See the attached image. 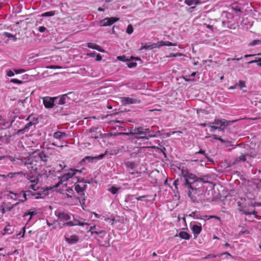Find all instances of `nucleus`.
Listing matches in <instances>:
<instances>
[{"label": "nucleus", "mask_w": 261, "mask_h": 261, "mask_svg": "<svg viewBox=\"0 0 261 261\" xmlns=\"http://www.w3.org/2000/svg\"><path fill=\"white\" fill-rule=\"evenodd\" d=\"M46 223H47V225H48V226H53V227L51 229V230L53 229H56L57 228V227L56 226H54L53 224L50 223L48 221H47Z\"/></svg>", "instance_id": "56"}, {"label": "nucleus", "mask_w": 261, "mask_h": 261, "mask_svg": "<svg viewBox=\"0 0 261 261\" xmlns=\"http://www.w3.org/2000/svg\"><path fill=\"white\" fill-rule=\"evenodd\" d=\"M112 122H114V123H122L123 122V121H120V120H113Z\"/></svg>", "instance_id": "62"}, {"label": "nucleus", "mask_w": 261, "mask_h": 261, "mask_svg": "<svg viewBox=\"0 0 261 261\" xmlns=\"http://www.w3.org/2000/svg\"><path fill=\"white\" fill-rule=\"evenodd\" d=\"M58 219L60 221H67L70 219L69 215L65 213H59L58 215Z\"/></svg>", "instance_id": "17"}, {"label": "nucleus", "mask_w": 261, "mask_h": 261, "mask_svg": "<svg viewBox=\"0 0 261 261\" xmlns=\"http://www.w3.org/2000/svg\"><path fill=\"white\" fill-rule=\"evenodd\" d=\"M26 167V169H25V170H26L27 172L26 173L23 172V174H20L19 175H23L25 177V178H27L28 180H29L31 183L38 184V182L39 180L38 178L36 176H30L29 175V172L28 171L27 167ZM34 173H33V174H34ZM30 174H31V173H30Z\"/></svg>", "instance_id": "9"}, {"label": "nucleus", "mask_w": 261, "mask_h": 261, "mask_svg": "<svg viewBox=\"0 0 261 261\" xmlns=\"http://www.w3.org/2000/svg\"><path fill=\"white\" fill-rule=\"evenodd\" d=\"M191 229L194 235H198L202 231V227L201 225H193Z\"/></svg>", "instance_id": "18"}, {"label": "nucleus", "mask_w": 261, "mask_h": 261, "mask_svg": "<svg viewBox=\"0 0 261 261\" xmlns=\"http://www.w3.org/2000/svg\"><path fill=\"white\" fill-rule=\"evenodd\" d=\"M208 126L211 127V128H212L211 131H213V130H215V129H220V126L215 125V124L214 125H212V123L208 124Z\"/></svg>", "instance_id": "40"}, {"label": "nucleus", "mask_w": 261, "mask_h": 261, "mask_svg": "<svg viewBox=\"0 0 261 261\" xmlns=\"http://www.w3.org/2000/svg\"><path fill=\"white\" fill-rule=\"evenodd\" d=\"M125 58V57L124 56H118L117 57V59L119 60H120V61H124L125 60L124 59Z\"/></svg>", "instance_id": "55"}, {"label": "nucleus", "mask_w": 261, "mask_h": 261, "mask_svg": "<svg viewBox=\"0 0 261 261\" xmlns=\"http://www.w3.org/2000/svg\"><path fill=\"white\" fill-rule=\"evenodd\" d=\"M236 120L232 121H226L225 120H219V119H216L215 121L212 123V124L218 125L219 126H221L222 125H228L230 123H232L234 122H236Z\"/></svg>", "instance_id": "10"}, {"label": "nucleus", "mask_w": 261, "mask_h": 261, "mask_svg": "<svg viewBox=\"0 0 261 261\" xmlns=\"http://www.w3.org/2000/svg\"><path fill=\"white\" fill-rule=\"evenodd\" d=\"M222 255H226L227 256H229L230 257H231V255L229 253H228L227 252H225L221 254L220 255L221 256Z\"/></svg>", "instance_id": "61"}, {"label": "nucleus", "mask_w": 261, "mask_h": 261, "mask_svg": "<svg viewBox=\"0 0 261 261\" xmlns=\"http://www.w3.org/2000/svg\"><path fill=\"white\" fill-rule=\"evenodd\" d=\"M121 102L123 105H128L137 103V100L128 97H124L120 98Z\"/></svg>", "instance_id": "11"}, {"label": "nucleus", "mask_w": 261, "mask_h": 261, "mask_svg": "<svg viewBox=\"0 0 261 261\" xmlns=\"http://www.w3.org/2000/svg\"><path fill=\"white\" fill-rule=\"evenodd\" d=\"M87 46L90 48L96 49L101 53L105 51L104 49H102L100 46L94 43L89 42L87 43Z\"/></svg>", "instance_id": "14"}, {"label": "nucleus", "mask_w": 261, "mask_h": 261, "mask_svg": "<svg viewBox=\"0 0 261 261\" xmlns=\"http://www.w3.org/2000/svg\"><path fill=\"white\" fill-rule=\"evenodd\" d=\"M179 236L181 239L186 240H189L190 239V235L185 231L180 232L179 233Z\"/></svg>", "instance_id": "23"}, {"label": "nucleus", "mask_w": 261, "mask_h": 261, "mask_svg": "<svg viewBox=\"0 0 261 261\" xmlns=\"http://www.w3.org/2000/svg\"><path fill=\"white\" fill-rule=\"evenodd\" d=\"M26 71V70L24 69H14V72L16 74H20L22 73H24Z\"/></svg>", "instance_id": "37"}, {"label": "nucleus", "mask_w": 261, "mask_h": 261, "mask_svg": "<svg viewBox=\"0 0 261 261\" xmlns=\"http://www.w3.org/2000/svg\"><path fill=\"white\" fill-rule=\"evenodd\" d=\"M231 9L233 11H234L235 13H238L241 12V9L238 6H232L231 7Z\"/></svg>", "instance_id": "35"}, {"label": "nucleus", "mask_w": 261, "mask_h": 261, "mask_svg": "<svg viewBox=\"0 0 261 261\" xmlns=\"http://www.w3.org/2000/svg\"><path fill=\"white\" fill-rule=\"evenodd\" d=\"M87 224L86 223L84 222H79L78 223H74L73 221H69L66 223H64L63 224V226H60L59 228H62L64 226H76V225H80V226H84V225Z\"/></svg>", "instance_id": "15"}, {"label": "nucleus", "mask_w": 261, "mask_h": 261, "mask_svg": "<svg viewBox=\"0 0 261 261\" xmlns=\"http://www.w3.org/2000/svg\"><path fill=\"white\" fill-rule=\"evenodd\" d=\"M95 228H96L95 226H93L90 227L89 231H91L92 234L95 233L96 234H100L104 233L105 234L106 233V231L104 230H102L98 231L93 230V229H95Z\"/></svg>", "instance_id": "25"}, {"label": "nucleus", "mask_w": 261, "mask_h": 261, "mask_svg": "<svg viewBox=\"0 0 261 261\" xmlns=\"http://www.w3.org/2000/svg\"><path fill=\"white\" fill-rule=\"evenodd\" d=\"M183 54L182 53H171L168 56V57H181L182 56Z\"/></svg>", "instance_id": "42"}, {"label": "nucleus", "mask_w": 261, "mask_h": 261, "mask_svg": "<svg viewBox=\"0 0 261 261\" xmlns=\"http://www.w3.org/2000/svg\"><path fill=\"white\" fill-rule=\"evenodd\" d=\"M67 98L66 94L62 95L59 99L57 104L58 105H63L65 103L66 99Z\"/></svg>", "instance_id": "24"}, {"label": "nucleus", "mask_w": 261, "mask_h": 261, "mask_svg": "<svg viewBox=\"0 0 261 261\" xmlns=\"http://www.w3.org/2000/svg\"><path fill=\"white\" fill-rule=\"evenodd\" d=\"M214 138L217 140H219L222 142H225V141L223 139H222L220 137H217L216 135H214Z\"/></svg>", "instance_id": "52"}, {"label": "nucleus", "mask_w": 261, "mask_h": 261, "mask_svg": "<svg viewBox=\"0 0 261 261\" xmlns=\"http://www.w3.org/2000/svg\"><path fill=\"white\" fill-rule=\"evenodd\" d=\"M58 99V97H55L51 98L49 96H46L43 98V103L44 107L47 109H50L55 106V101Z\"/></svg>", "instance_id": "7"}, {"label": "nucleus", "mask_w": 261, "mask_h": 261, "mask_svg": "<svg viewBox=\"0 0 261 261\" xmlns=\"http://www.w3.org/2000/svg\"><path fill=\"white\" fill-rule=\"evenodd\" d=\"M239 211L240 212H242L245 215H251V214H253L255 216H257V212L255 211H253V212H247L244 210H243L242 208H240L239 209Z\"/></svg>", "instance_id": "29"}, {"label": "nucleus", "mask_w": 261, "mask_h": 261, "mask_svg": "<svg viewBox=\"0 0 261 261\" xmlns=\"http://www.w3.org/2000/svg\"><path fill=\"white\" fill-rule=\"evenodd\" d=\"M104 155H105L103 154H101L98 156H94V159L100 160L104 156Z\"/></svg>", "instance_id": "58"}, {"label": "nucleus", "mask_w": 261, "mask_h": 261, "mask_svg": "<svg viewBox=\"0 0 261 261\" xmlns=\"http://www.w3.org/2000/svg\"><path fill=\"white\" fill-rule=\"evenodd\" d=\"M82 171L76 169H71L67 173L64 174L63 176L61 177V180L55 186V187H58L59 185L62 184V180H68L69 178H72L74 175H75L76 173H81Z\"/></svg>", "instance_id": "6"}, {"label": "nucleus", "mask_w": 261, "mask_h": 261, "mask_svg": "<svg viewBox=\"0 0 261 261\" xmlns=\"http://www.w3.org/2000/svg\"><path fill=\"white\" fill-rule=\"evenodd\" d=\"M147 197V196H146V195L141 196H139V197H137L136 199L137 200H142L143 199V198H146Z\"/></svg>", "instance_id": "54"}, {"label": "nucleus", "mask_w": 261, "mask_h": 261, "mask_svg": "<svg viewBox=\"0 0 261 261\" xmlns=\"http://www.w3.org/2000/svg\"><path fill=\"white\" fill-rule=\"evenodd\" d=\"M32 122H29L27 125H26L25 128H29L30 126L32 125Z\"/></svg>", "instance_id": "63"}, {"label": "nucleus", "mask_w": 261, "mask_h": 261, "mask_svg": "<svg viewBox=\"0 0 261 261\" xmlns=\"http://www.w3.org/2000/svg\"><path fill=\"white\" fill-rule=\"evenodd\" d=\"M4 35H5L6 37L11 38L13 39V41H16L17 40V38L15 35L12 34L9 32H4Z\"/></svg>", "instance_id": "27"}, {"label": "nucleus", "mask_w": 261, "mask_h": 261, "mask_svg": "<svg viewBox=\"0 0 261 261\" xmlns=\"http://www.w3.org/2000/svg\"><path fill=\"white\" fill-rule=\"evenodd\" d=\"M248 154H242L240 156L237 157L233 162V164H236L240 162H245L246 161V156H249Z\"/></svg>", "instance_id": "21"}, {"label": "nucleus", "mask_w": 261, "mask_h": 261, "mask_svg": "<svg viewBox=\"0 0 261 261\" xmlns=\"http://www.w3.org/2000/svg\"><path fill=\"white\" fill-rule=\"evenodd\" d=\"M125 166L128 169H131L133 170L135 167V164L134 162L127 161L125 163Z\"/></svg>", "instance_id": "26"}, {"label": "nucleus", "mask_w": 261, "mask_h": 261, "mask_svg": "<svg viewBox=\"0 0 261 261\" xmlns=\"http://www.w3.org/2000/svg\"><path fill=\"white\" fill-rule=\"evenodd\" d=\"M261 43V41L259 40H254L252 42L250 43L249 45L251 46H254L257 44H259Z\"/></svg>", "instance_id": "43"}, {"label": "nucleus", "mask_w": 261, "mask_h": 261, "mask_svg": "<svg viewBox=\"0 0 261 261\" xmlns=\"http://www.w3.org/2000/svg\"><path fill=\"white\" fill-rule=\"evenodd\" d=\"M181 175L185 178V187H191L192 185H197L196 180H199L197 176L191 173L187 169H181Z\"/></svg>", "instance_id": "3"}, {"label": "nucleus", "mask_w": 261, "mask_h": 261, "mask_svg": "<svg viewBox=\"0 0 261 261\" xmlns=\"http://www.w3.org/2000/svg\"><path fill=\"white\" fill-rule=\"evenodd\" d=\"M65 240L70 244H74L79 241V238L77 235L74 234L70 236L69 238L65 237Z\"/></svg>", "instance_id": "12"}, {"label": "nucleus", "mask_w": 261, "mask_h": 261, "mask_svg": "<svg viewBox=\"0 0 261 261\" xmlns=\"http://www.w3.org/2000/svg\"><path fill=\"white\" fill-rule=\"evenodd\" d=\"M93 214L96 218H100V216L98 214H97V213L94 212V213H93Z\"/></svg>", "instance_id": "64"}, {"label": "nucleus", "mask_w": 261, "mask_h": 261, "mask_svg": "<svg viewBox=\"0 0 261 261\" xmlns=\"http://www.w3.org/2000/svg\"><path fill=\"white\" fill-rule=\"evenodd\" d=\"M150 133V130L149 128H144L143 127H131L130 129V132L129 133H118L113 135V136H120V135H124V136H133L136 139H148L149 137H151V136L148 134V133ZM112 135V134H111Z\"/></svg>", "instance_id": "2"}, {"label": "nucleus", "mask_w": 261, "mask_h": 261, "mask_svg": "<svg viewBox=\"0 0 261 261\" xmlns=\"http://www.w3.org/2000/svg\"><path fill=\"white\" fill-rule=\"evenodd\" d=\"M134 29L133 26L131 24H129L127 28L126 32L128 34H130L133 32Z\"/></svg>", "instance_id": "34"}, {"label": "nucleus", "mask_w": 261, "mask_h": 261, "mask_svg": "<svg viewBox=\"0 0 261 261\" xmlns=\"http://www.w3.org/2000/svg\"><path fill=\"white\" fill-rule=\"evenodd\" d=\"M208 126L211 127V128H212L211 131H213V130H215V129H220V126L215 125V124L214 125H212V123L208 124Z\"/></svg>", "instance_id": "41"}, {"label": "nucleus", "mask_w": 261, "mask_h": 261, "mask_svg": "<svg viewBox=\"0 0 261 261\" xmlns=\"http://www.w3.org/2000/svg\"><path fill=\"white\" fill-rule=\"evenodd\" d=\"M250 186L253 188H255L258 190L261 189V180L255 179L251 182Z\"/></svg>", "instance_id": "20"}, {"label": "nucleus", "mask_w": 261, "mask_h": 261, "mask_svg": "<svg viewBox=\"0 0 261 261\" xmlns=\"http://www.w3.org/2000/svg\"><path fill=\"white\" fill-rule=\"evenodd\" d=\"M197 185H192L190 187H186L188 189V195L193 202H197L200 196L201 190L199 188H196Z\"/></svg>", "instance_id": "4"}, {"label": "nucleus", "mask_w": 261, "mask_h": 261, "mask_svg": "<svg viewBox=\"0 0 261 261\" xmlns=\"http://www.w3.org/2000/svg\"><path fill=\"white\" fill-rule=\"evenodd\" d=\"M119 188H116L115 186L111 187V188L109 189V191L113 194H115L118 191Z\"/></svg>", "instance_id": "32"}, {"label": "nucleus", "mask_w": 261, "mask_h": 261, "mask_svg": "<svg viewBox=\"0 0 261 261\" xmlns=\"http://www.w3.org/2000/svg\"><path fill=\"white\" fill-rule=\"evenodd\" d=\"M201 0H185V3L189 6L197 5L201 3Z\"/></svg>", "instance_id": "22"}, {"label": "nucleus", "mask_w": 261, "mask_h": 261, "mask_svg": "<svg viewBox=\"0 0 261 261\" xmlns=\"http://www.w3.org/2000/svg\"><path fill=\"white\" fill-rule=\"evenodd\" d=\"M237 204H238V206L239 207V210L240 208H242V209L244 210L243 209L244 207L242 206V204H241V202L240 201L238 202Z\"/></svg>", "instance_id": "59"}, {"label": "nucleus", "mask_w": 261, "mask_h": 261, "mask_svg": "<svg viewBox=\"0 0 261 261\" xmlns=\"http://www.w3.org/2000/svg\"><path fill=\"white\" fill-rule=\"evenodd\" d=\"M28 196L27 194H26V192L23 193L22 197L23 198V199H21V201L22 202H24L27 200V197Z\"/></svg>", "instance_id": "51"}, {"label": "nucleus", "mask_w": 261, "mask_h": 261, "mask_svg": "<svg viewBox=\"0 0 261 261\" xmlns=\"http://www.w3.org/2000/svg\"><path fill=\"white\" fill-rule=\"evenodd\" d=\"M28 214H29V215L30 216V219H29V220H30L32 217L37 214V213L35 212H28Z\"/></svg>", "instance_id": "49"}, {"label": "nucleus", "mask_w": 261, "mask_h": 261, "mask_svg": "<svg viewBox=\"0 0 261 261\" xmlns=\"http://www.w3.org/2000/svg\"><path fill=\"white\" fill-rule=\"evenodd\" d=\"M29 189H32L34 191H37L39 189V187L37 186V184L32 183V184L29 186Z\"/></svg>", "instance_id": "33"}, {"label": "nucleus", "mask_w": 261, "mask_h": 261, "mask_svg": "<svg viewBox=\"0 0 261 261\" xmlns=\"http://www.w3.org/2000/svg\"><path fill=\"white\" fill-rule=\"evenodd\" d=\"M10 82L14 83V84H21L22 83V81L16 79H12L11 80Z\"/></svg>", "instance_id": "38"}, {"label": "nucleus", "mask_w": 261, "mask_h": 261, "mask_svg": "<svg viewBox=\"0 0 261 261\" xmlns=\"http://www.w3.org/2000/svg\"><path fill=\"white\" fill-rule=\"evenodd\" d=\"M48 148L42 150L37 149L29 153L27 156H22V164L27 167L28 171L30 173H37L39 161L46 163L50 158Z\"/></svg>", "instance_id": "1"}, {"label": "nucleus", "mask_w": 261, "mask_h": 261, "mask_svg": "<svg viewBox=\"0 0 261 261\" xmlns=\"http://www.w3.org/2000/svg\"><path fill=\"white\" fill-rule=\"evenodd\" d=\"M26 194H27V195H28V196L29 197H31L33 196H35L36 194H37V195H41V194H40V193L36 194V193H34L33 192H32L30 190L27 191H26ZM39 198V196H37L36 197V198H37V199H38Z\"/></svg>", "instance_id": "30"}, {"label": "nucleus", "mask_w": 261, "mask_h": 261, "mask_svg": "<svg viewBox=\"0 0 261 261\" xmlns=\"http://www.w3.org/2000/svg\"><path fill=\"white\" fill-rule=\"evenodd\" d=\"M7 75L11 77L14 75V73L13 71L10 70L7 72Z\"/></svg>", "instance_id": "48"}, {"label": "nucleus", "mask_w": 261, "mask_h": 261, "mask_svg": "<svg viewBox=\"0 0 261 261\" xmlns=\"http://www.w3.org/2000/svg\"><path fill=\"white\" fill-rule=\"evenodd\" d=\"M55 14V13L54 11H49L42 14L41 16L44 17H50L54 16Z\"/></svg>", "instance_id": "31"}, {"label": "nucleus", "mask_w": 261, "mask_h": 261, "mask_svg": "<svg viewBox=\"0 0 261 261\" xmlns=\"http://www.w3.org/2000/svg\"><path fill=\"white\" fill-rule=\"evenodd\" d=\"M67 136V134L64 132L58 131L54 133L53 137L54 138L59 140H62Z\"/></svg>", "instance_id": "16"}, {"label": "nucleus", "mask_w": 261, "mask_h": 261, "mask_svg": "<svg viewBox=\"0 0 261 261\" xmlns=\"http://www.w3.org/2000/svg\"><path fill=\"white\" fill-rule=\"evenodd\" d=\"M105 221H106V222H109V223H110V224L113 226V224H114V221H115V219L114 218H113V219H110L108 217H107V218H105Z\"/></svg>", "instance_id": "39"}, {"label": "nucleus", "mask_w": 261, "mask_h": 261, "mask_svg": "<svg viewBox=\"0 0 261 261\" xmlns=\"http://www.w3.org/2000/svg\"><path fill=\"white\" fill-rule=\"evenodd\" d=\"M119 19V18L117 17H107L100 21V25L101 27L111 25Z\"/></svg>", "instance_id": "8"}, {"label": "nucleus", "mask_w": 261, "mask_h": 261, "mask_svg": "<svg viewBox=\"0 0 261 261\" xmlns=\"http://www.w3.org/2000/svg\"><path fill=\"white\" fill-rule=\"evenodd\" d=\"M46 28L43 27V26H41V27H39V29H38V31L41 32V33H43L46 30Z\"/></svg>", "instance_id": "50"}, {"label": "nucleus", "mask_w": 261, "mask_h": 261, "mask_svg": "<svg viewBox=\"0 0 261 261\" xmlns=\"http://www.w3.org/2000/svg\"><path fill=\"white\" fill-rule=\"evenodd\" d=\"M258 62L257 65L261 67V58L259 59L258 60H253L248 62L249 64H251L253 63H257Z\"/></svg>", "instance_id": "45"}, {"label": "nucleus", "mask_w": 261, "mask_h": 261, "mask_svg": "<svg viewBox=\"0 0 261 261\" xmlns=\"http://www.w3.org/2000/svg\"><path fill=\"white\" fill-rule=\"evenodd\" d=\"M205 176H203V177H198V179H199V180H196V184H197V183H206L207 182V181L206 180H205V179H204V177Z\"/></svg>", "instance_id": "36"}, {"label": "nucleus", "mask_w": 261, "mask_h": 261, "mask_svg": "<svg viewBox=\"0 0 261 261\" xmlns=\"http://www.w3.org/2000/svg\"><path fill=\"white\" fill-rule=\"evenodd\" d=\"M137 66V63L135 62H129L127 63V66L130 68H134Z\"/></svg>", "instance_id": "46"}, {"label": "nucleus", "mask_w": 261, "mask_h": 261, "mask_svg": "<svg viewBox=\"0 0 261 261\" xmlns=\"http://www.w3.org/2000/svg\"><path fill=\"white\" fill-rule=\"evenodd\" d=\"M96 53H95V52L87 54V56L91 57H94L96 56Z\"/></svg>", "instance_id": "57"}, {"label": "nucleus", "mask_w": 261, "mask_h": 261, "mask_svg": "<svg viewBox=\"0 0 261 261\" xmlns=\"http://www.w3.org/2000/svg\"><path fill=\"white\" fill-rule=\"evenodd\" d=\"M162 46H177L176 43H173L169 41H161L157 43H155V46H156L157 48H159Z\"/></svg>", "instance_id": "13"}, {"label": "nucleus", "mask_w": 261, "mask_h": 261, "mask_svg": "<svg viewBox=\"0 0 261 261\" xmlns=\"http://www.w3.org/2000/svg\"><path fill=\"white\" fill-rule=\"evenodd\" d=\"M155 43L154 44H153L151 45H144V46H142L141 48H140V50H143V49H153L154 48H157L156 46H155Z\"/></svg>", "instance_id": "28"}, {"label": "nucleus", "mask_w": 261, "mask_h": 261, "mask_svg": "<svg viewBox=\"0 0 261 261\" xmlns=\"http://www.w3.org/2000/svg\"><path fill=\"white\" fill-rule=\"evenodd\" d=\"M96 60L97 61H101L102 59V57L100 54H97L96 55Z\"/></svg>", "instance_id": "53"}, {"label": "nucleus", "mask_w": 261, "mask_h": 261, "mask_svg": "<svg viewBox=\"0 0 261 261\" xmlns=\"http://www.w3.org/2000/svg\"><path fill=\"white\" fill-rule=\"evenodd\" d=\"M239 86L240 89H242L246 87V83L245 81H239Z\"/></svg>", "instance_id": "44"}, {"label": "nucleus", "mask_w": 261, "mask_h": 261, "mask_svg": "<svg viewBox=\"0 0 261 261\" xmlns=\"http://www.w3.org/2000/svg\"><path fill=\"white\" fill-rule=\"evenodd\" d=\"M196 153H201V154H204V155H205V151H204V150H201V149H200L198 152H197Z\"/></svg>", "instance_id": "60"}, {"label": "nucleus", "mask_w": 261, "mask_h": 261, "mask_svg": "<svg viewBox=\"0 0 261 261\" xmlns=\"http://www.w3.org/2000/svg\"><path fill=\"white\" fill-rule=\"evenodd\" d=\"M93 159H95L94 156H86L82 160V161L85 162L86 160L91 161Z\"/></svg>", "instance_id": "47"}, {"label": "nucleus", "mask_w": 261, "mask_h": 261, "mask_svg": "<svg viewBox=\"0 0 261 261\" xmlns=\"http://www.w3.org/2000/svg\"><path fill=\"white\" fill-rule=\"evenodd\" d=\"M20 174H23V172H10L8 174H0V177H2L4 178L9 177L12 178L14 177H15L17 175H19Z\"/></svg>", "instance_id": "19"}, {"label": "nucleus", "mask_w": 261, "mask_h": 261, "mask_svg": "<svg viewBox=\"0 0 261 261\" xmlns=\"http://www.w3.org/2000/svg\"><path fill=\"white\" fill-rule=\"evenodd\" d=\"M77 182L75 184V190L79 195L84 196L85 195L84 192L87 189V185L84 181V179H80L78 178H77Z\"/></svg>", "instance_id": "5"}]
</instances>
